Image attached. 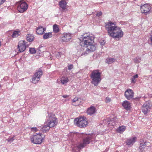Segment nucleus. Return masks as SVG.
<instances>
[{
	"instance_id": "nucleus-12",
	"label": "nucleus",
	"mask_w": 152,
	"mask_h": 152,
	"mask_svg": "<svg viewBox=\"0 0 152 152\" xmlns=\"http://www.w3.org/2000/svg\"><path fill=\"white\" fill-rule=\"evenodd\" d=\"M94 137L92 135H90L86 137L83 139V143H81V144H82V145L80 146L79 148H83L87 144H89L91 141H92V140L94 139Z\"/></svg>"
},
{
	"instance_id": "nucleus-4",
	"label": "nucleus",
	"mask_w": 152,
	"mask_h": 152,
	"mask_svg": "<svg viewBox=\"0 0 152 152\" xmlns=\"http://www.w3.org/2000/svg\"><path fill=\"white\" fill-rule=\"evenodd\" d=\"M101 74L99 70H94L91 73L90 77L92 80L91 83L95 86L98 85L99 83L101 81Z\"/></svg>"
},
{
	"instance_id": "nucleus-8",
	"label": "nucleus",
	"mask_w": 152,
	"mask_h": 152,
	"mask_svg": "<svg viewBox=\"0 0 152 152\" xmlns=\"http://www.w3.org/2000/svg\"><path fill=\"white\" fill-rule=\"evenodd\" d=\"M74 123L78 126L80 128L86 127L88 124L87 121L83 117H78L74 120Z\"/></svg>"
},
{
	"instance_id": "nucleus-26",
	"label": "nucleus",
	"mask_w": 152,
	"mask_h": 152,
	"mask_svg": "<svg viewBox=\"0 0 152 152\" xmlns=\"http://www.w3.org/2000/svg\"><path fill=\"white\" fill-rule=\"evenodd\" d=\"M116 118L115 117H114L113 118L110 119V121H107V123L108 124H111L112 126H114L115 125L116 123L115 121L116 120Z\"/></svg>"
},
{
	"instance_id": "nucleus-15",
	"label": "nucleus",
	"mask_w": 152,
	"mask_h": 152,
	"mask_svg": "<svg viewBox=\"0 0 152 152\" xmlns=\"http://www.w3.org/2000/svg\"><path fill=\"white\" fill-rule=\"evenodd\" d=\"M72 37V35L70 33H64L62 35V40L63 42H67Z\"/></svg>"
},
{
	"instance_id": "nucleus-36",
	"label": "nucleus",
	"mask_w": 152,
	"mask_h": 152,
	"mask_svg": "<svg viewBox=\"0 0 152 152\" xmlns=\"http://www.w3.org/2000/svg\"><path fill=\"white\" fill-rule=\"evenodd\" d=\"M134 61L135 63H138L140 62L141 59L139 57H137L134 59Z\"/></svg>"
},
{
	"instance_id": "nucleus-35",
	"label": "nucleus",
	"mask_w": 152,
	"mask_h": 152,
	"mask_svg": "<svg viewBox=\"0 0 152 152\" xmlns=\"http://www.w3.org/2000/svg\"><path fill=\"white\" fill-rule=\"evenodd\" d=\"M29 51L32 54H34L36 53V50L34 48H30Z\"/></svg>"
},
{
	"instance_id": "nucleus-25",
	"label": "nucleus",
	"mask_w": 152,
	"mask_h": 152,
	"mask_svg": "<svg viewBox=\"0 0 152 152\" xmlns=\"http://www.w3.org/2000/svg\"><path fill=\"white\" fill-rule=\"evenodd\" d=\"M126 129V126H119L117 129V132L120 133H122Z\"/></svg>"
},
{
	"instance_id": "nucleus-41",
	"label": "nucleus",
	"mask_w": 152,
	"mask_h": 152,
	"mask_svg": "<svg viewBox=\"0 0 152 152\" xmlns=\"http://www.w3.org/2000/svg\"><path fill=\"white\" fill-rule=\"evenodd\" d=\"M79 99L77 98H74L73 100H72V104L73 103H75L76 101H77V100Z\"/></svg>"
},
{
	"instance_id": "nucleus-42",
	"label": "nucleus",
	"mask_w": 152,
	"mask_h": 152,
	"mask_svg": "<svg viewBox=\"0 0 152 152\" xmlns=\"http://www.w3.org/2000/svg\"><path fill=\"white\" fill-rule=\"evenodd\" d=\"M100 45L102 46L104 45V44H105V42H104V40H101L100 41Z\"/></svg>"
},
{
	"instance_id": "nucleus-1",
	"label": "nucleus",
	"mask_w": 152,
	"mask_h": 152,
	"mask_svg": "<svg viewBox=\"0 0 152 152\" xmlns=\"http://www.w3.org/2000/svg\"><path fill=\"white\" fill-rule=\"evenodd\" d=\"M105 28L107 30L108 34L113 38L119 39L123 35L124 32L121 28L115 26V24L111 22L107 23Z\"/></svg>"
},
{
	"instance_id": "nucleus-23",
	"label": "nucleus",
	"mask_w": 152,
	"mask_h": 152,
	"mask_svg": "<svg viewBox=\"0 0 152 152\" xmlns=\"http://www.w3.org/2000/svg\"><path fill=\"white\" fill-rule=\"evenodd\" d=\"M136 139V137H134L126 141L127 145H132L135 142Z\"/></svg>"
},
{
	"instance_id": "nucleus-22",
	"label": "nucleus",
	"mask_w": 152,
	"mask_h": 152,
	"mask_svg": "<svg viewBox=\"0 0 152 152\" xmlns=\"http://www.w3.org/2000/svg\"><path fill=\"white\" fill-rule=\"evenodd\" d=\"M50 128H51V127L48 124H46L40 129L41 130L44 132H46L49 130Z\"/></svg>"
},
{
	"instance_id": "nucleus-28",
	"label": "nucleus",
	"mask_w": 152,
	"mask_h": 152,
	"mask_svg": "<svg viewBox=\"0 0 152 152\" xmlns=\"http://www.w3.org/2000/svg\"><path fill=\"white\" fill-rule=\"evenodd\" d=\"M116 59L111 58H108L106 60V63L108 64L113 63L115 61Z\"/></svg>"
},
{
	"instance_id": "nucleus-21",
	"label": "nucleus",
	"mask_w": 152,
	"mask_h": 152,
	"mask_svg": "<svg viewBox=\"0 0 152 152\" xmlns=\"http://www.w3.org/2000/svg\"><path fill=\"white\" fill-rule=\"evenodd\" d=\"M66 4L67 3L65 0H62L59 3V6L64 10L66 8Z\"/></svg>"
},
{
	"instance_id": "nucleus-24",
	"label": "nucleus",
	"mask_w": 152,
	"mask_h": 152,
	"mask_svg": "<svg viewBox=\"0 0 152 152\" xmlns=\"http://www.w3.org/2000/svg\"><path fill=\"white\" fill-rule=\"evenodd\" d=\"M53 36L52 32L46 33L43 35V37L44 39H46L52 37Z\"/></svg>"
},
{
	"instance_id": "nucleus-43",
	"label": "nucleus",
	"mask_w": 152,
	"mask_h": 152,
	"mask_svg": "<svg viewBox=\"0 0 152 152\" xmlns=\"http://www.w3.org/2000/svg\"><path fill=\"white\" fill-rule=\"evenodd\" d=\"M102 15V12H98L96 14V16L98 17Z\"/></svg>"
},
{
	"instance_id": "nucleus-18",
	"label": "nucleus",
	"mask_w": 152,
	"mask_h": 152,
	"mask_svg": "<svg viewBox=\"0 0 152 152\" xmlns=\"http://www.w3.org/2000/svg\"><path fill=\"white\" fill-rule=\"evenodd\" d=\"M82 145L81 143H78V144L72 145L71 147L73 152H77L83 148H79Z\"/></svg>"
},
{
	"instance_id": "nucleus-9",
	"label": "nucleus",
	"mask_w": 152,
	"mask_h": 152,
	"mask_svg": "<svg viewBox=\"0 0 152 152\" xmlns=\"http://www.w3.org/2000/svg\"><path fill=\"white\" fill-rule=\"evenodd\" d=\"M42 74V70L40 69L36 70L32 78V83L34 84L37 83L40 80V78Z\"/></svg>"
},
{
	"instance_id": "nucleus-7",
	"label": "nucleus",
	"mask_w": 152,
	"mask_h": 152,
	"mask_svg": "<svg viewBox=\"0 0 152 152\" xmlns=\"http://www.w3.org/2000/svg\"><path fill=\"white\" fill-rule=\"evenodd\" d=\"M30 138L31 142L36 144H40L42 143L44 138L42 136L41 134L39 133L31 136Z\"/></svg>"
},
{
	"instance_id": "nucleus-11",
	"label": "nucleus",
	"mask_w": 152,
	"mask_h": 152,
	"mask_svg": "<svg viewBox=\"0 0 152 152\" xmlns=\"http://www.w3.org/2000/svg\"><path fill=\"white\" fill-rule=\"evenodd\" d=\"M28 46V44L25 41H20L19 42L18 45V48L20 52H23L26 50V46Z\"/></svg>"
},
{
	"instance_id": "nucleus-27",
	"label": "nucleus",
	"mask_w": 152,
	"mask_h": 152,
	"mask_svg": "<svg viewBox=\"0 0 152 152\" xmlns=\"http://www.w3.org/2000/svg\"><path fill=\"white\" fill-rule=\"evenodd\" d=\"M61 82L62 84H66L69 81L68 78L67 77H63L61 78Z\"/></svg>"
},
{
	"instance_id": "nucleus-6",
	"label": "nucleus",
	"mask_w": 152,
	"mask_h": 152,
	"mask_svg": "<svg viewBox=\"0 0 152 152\" xmlns=\"http://www.w3.org/2000/svg\"><path fill=\"white\" fill-rule=\"evenodd\" d=\"M17 9L19 12L23 13L28 9V5L24 0H22L17 3Z\"/></svg>"
},
{
	"instance_id": "nucleus-17",
	"label": "nucleus",
	"mask_w": 152,
	"mask_h": 152,
	"mask_svg": "<svg viewBox=\"0 0 152 152\" xmlns=\"http://www.w3.org/2000/svg\"><path fill=\"white\" fill-rule=\"evenodd\" d=\"M96 112V109L95 107L93 106H91L88 108L87 110V113L88 115H91Z\"/></svg>"
},
{
	"instance_id": "nucleus-40",
	"label": "nucleus",
	"mask_w": 152,
	"mask_h": 152,
	"mask_svg": "<svg viewBox=\"0 0 152 152\" xmlns=\"http://www.w3.org/2000/svg\"><path fill=\"white\" fill-rule=\"evenodd\" d=\"M110 99L108 97H107L105 99V102L106 103H108L110 102Z\"/></svg>"
},
{
	"instance_id": "nucleus-13",
	"label": "nucleus",
	"mask_w": 152,
	"mask_h": 152,
	"mask_svg": "<svg viewBox=\"0 0 152 152\" xmlns=\"http://www.w3.org/2000/svg\"><path fill=\"white\" fill-rule=\"evenodd\" d=\"M140 9L142 12L146 14L150 12L151 9V7L148 4H145L142 6Z\"/></svg>"
},
{
	"instance_id": "nucleus-16",
	"label": "nucleus",
	"mask_w": 152,
	"mask_h": 152,
	"mask_svg": "<svg viewBox=\"0 0 152 152\" xmlns=\"http://www.w3.org/2000/svg\"><path fill=\"white\" fill-rule=\"evenodd\" d=\"M140 143L139 149L141 151H142V149L145 148L146 146H148L149 145L150 143L149 142L146 141H144L143 140L140 141Z\"/></svg>"
},
{
	"instance_id": "nucleus-33",
	"label": "nucleus",
	"mask_w": 152,
	"mask_h": 152,
	"mask_svg": "<svg viewBox=\"0 0 152 152\" xmlns=\"http://www.w3.org/2000/svg\"><path fill=\"white\" fill-rule=\"evenodd\" d=\"M40 130V128L38 127L37 128V127H32L31 128V131L34 132H36L39 130Z\"/></svg>"
},
{
	"instance_id": "nucleus-46",
	"label": "nucleus",
	"mask_w": 152,
	"mask_h": 152,
	"mask_svg": "<svg viewBox=\"0 0 152 152\" xmlns=\"http://www.w3.org/2000/svg\"><path fill=\"white\" fill-rule=\"evenodd\" d=\"M1 42L0 41V47L1 46Z\"/></svg>"
},
{
	"instance_id": "nucleus-32",
	"label": "nucleus",
	"mask_w": 152,
	"mask_h": 152,
	"mask_svg": "<svg viewBox=\"0 0 152 152\" xmlns=\"http://www.w3.org/2000/svg\"><path fill=\"white\" fill-rule=\"evenodd\" d=\"M138 77V75L137 74H136V75L133 76L131 79V83H135L136 81V79Z\"/></svg>"
},
{
	"instance_id": "nucleus-37",
	"label": "nucleus",
	"mask_w": 152,
	"mask_h": 152,
	"mask_svg": "<svg viewBox=\"0 0 152 152\" xmlns=\"http://www.w3.org/2000/svg\"><path fill=\"white\" fill-rule=\"evenodd\" d=\"M14 140V137H12L11 138H9L8 139H7V140L8 142H11L13 141Z\"/></svg>"
},
{
	"instance_id": "nucleus-45",
	"label": "nucleus",
	"mask_w": 152,
	"mask_h": 152,
	"mask_svg": "<svg viewBox=\"0 0 152 152\" xmlns=\"http://www.w3.org/2000/svg\"><path fill=\"white\" fill-rule=\"evenodd\" d=\"M62 96L64 98H66L68 96H67V95H64Z\"/></svg>"
},
{
	"instance_id": "nucleus-19",
	"label": "nucleus",
	"mask_w": 152,
	"mask_h": 152,
	"mask_svg": "<svg viewBox=\"0 0 152 152\" xmlns=\"http://www.w3.org/2000/svg\"><path fill=\"white\" fill-rule=\"evenodd\" d=\"M46 30V28H44L41 26H39L37 29L36 32L38 34L42 35Z\"/></svg>"
},
{
	"instance_id": "nucleus-29",
	"label": "nucleus",
	"mask_w": 152,
	"mask_h": 152,
	"mask_svg": "<svg viewBox=\"0 0 152 152\" xmlns=\"http://www.w3.org/2000/svg\"><path fill=\"white\" fill-rule=\"evenodd\" d=\"M34 37L32 34L27 35L26 37L27 40L29 42H31L34 39Z\"/></svg>"
},
{
	"instance_id": "nucleus-38",
	"label": "nucleus",
	"mask_w": 152,
	"mask_h": 152,
	"mask_svg": "<svg viewBox=\"0 0 152 152\" xmlns=\"http://www.w3.org/2000/svg\"><path fill=\"white\" fill-rule=\"evenodd\" d=\"M151 34L152 36L150 38V39L148 40V42L150 43L151 45H152V29L151 31Z\"/></svg>"
},
{
	"instance_id": "nucleus-3",
	"label": "nucleus",
	"mask_w": 152,
	"mask_h": 152,
	"mask_svg": "<svg viewBox=\"0 0 152 152\" xmlns=\"http://www.w3.org/2000/svg\"><path fill=\"white\" fill-rule=\"evenodd\" d=\"M91 42L88 44L83 45L80 47V50L81 51V55H87L91 52L94 51L96 50V47L92 44Z\"/></svg>"
},
{
	"instance_id": "nucleus-31",
	"label": "nucleus",
	"mask_w": 152,
	"mask_h": 152,
	"mask_svg": "<svg viewBox=\"0 0 152 152\" xmlns=\"http://www.w3.org/2000/svg\"><path fill=\"white\" fill-rule=\"evenodd\" d=\"M20 31H15L13 32L12 35V37L13 38L17 37L20 35Z\"/></svg>"
},
{
	"instance_id": "nucleus-2",
	"label": "nucleus",
	"mask_w": 152,
	"mask_h": 152,
	"mask_svg": "<svg viewBox=\"0 0 152 152\" xmlns=\"http://www.w3.org/2000/svg\"><path fill=\"white\" fill-rule=\"evenodd\" d=\"M94 37L91 35H90L88 33H85L81 35L79 40L81 41L80 43V47L84 45L88 44L91 42H93Z\"/></svg>"
},
{
	"instance_id": "nucleus-30",
	"label": "nucleus",
	"mask_w": 152,
	"mask_h": 152,
	"mask_svg": "<svg viewBox=\"0 0 152 152\" xmlns=\"http://www.w3.org/2000/svg\"><path fill=\"white\" fill-rule=\"evenodd\" d=\"M53 31L56 33L58 32L59 31L58 26L56 24L53 25Z\"/></svg>"
},
{
	"instance_id": "nucleus-20",
	"label": "nucleus",
	"mask_w": 152,
	"mask_h": 152,
	"mask_svg": "<svg viewBox=\"0 0 152 152\" xmlns=\"http://www.w3.org/2000/svg\"><path fill=\"white\" fill-rule=\"evenodd\" d=\"M122 105L127 110H129L131 107L130 103L127 101H124L122 103Z\"/></svg>"
},
{
	"instance_id": "nucleus-10",
	"label": "nucleus",
	"mask_w": 152,
	"mask_h": 152,
	"mask_svg": "<svg viewBox=\"0 0 152 152\" xmlns=\"http://www.w3.org/2000/svg\"><path fill=\"white\" fill-rule=\"evenodd\" d=\"M152 106V104L150 101L145 102L142 107V112L145 114H146L150 111Z\"/></svg>"
},
{
	"instance_id": "nucleus-14",
	"label": "nucleus",
	"mask_w": 152,
	"mask_h": 152,
	"mask_svg": "<svg viewBox=\"0 0 152 152\" xmlns=\"http://www.w3.org/2000/svg\"><path fill=\"white\" fill-rule=\"evenodd\" d=\"M134 94V92L132 90L128 89L125 92L124 96L127 99L130 100L133 98Z\"/></svg>"
},
{
	"instance_id": "nucleus-34",
	"label": "nucleus",
	"mask_w": 152,
	"mask_h": 152,
	"mask_svg": "<svg viewBox=\"0 0 152 152\" xmlns=\"http://www.w3.org/2000/svg\"><path fill=\"white\" fill-rule=\"evenodd\" d=\"M81 99H79L76 101L74 103H73L72 104L73 105L77 106L79 105L81 103Z\"/></svg>"
},
{
	"instance_id": "nucleus-39",
	"label": "nucleus",
	"mask_w": 152,
	"mask_h": 152,
	"mask_svg": "<svg viewBox=\"0 0 152 152\" xmlns=\"http://www.w3.org/2000/svg\"><path fill=\"white\" fill-rule=\"evenodd\" d=\"M73 65L72 64H70L68 66V69L69 70H71L73 68Z\"/></svg>"
},
{
	"instance_id": "nucleus-5",
	"label": "nucleus",
	"mask_w": 152,
	"mask_h": 152,
	"mask_svg": "<svg viewBox=\"0 0 152 152\" xmlns=\"http://www.w3.org/2000/svg\"><path fill=\"white\" fill-rule=\"evenodd\" d=\"M45 123V124H48L51 127L56 126L58 124V120L55 115L52 113L48 114V115L46 117Z\"/></svg>"
},
{
	"instance_id": "nucleus-47",
	"label": "nucleus",
	"mask_w": 152,
	"mask_h": 152,
	"mask_svg": "<svg viewBox=\"0 0 152 152\" xmlns=\"http://www.w3.org/2000/svg\"><path fill=\"white\" fill-rule=\"evenodd\" d=\"M58 54H59V55H60V54H59V53H58Z\"/></svg>"
},
{
	"instance_id": "nucleus-44",
	"label": "nucleus",
	"mask_w": 152,
	"mask_h": 152,
	"mask_svg": "<svg viewBox=\"0 0 152 152\" xmlns=\"http://www.w3.org/2000/svg\"><path fill=\"white\" fill-rule=\"evenodd\" d=\"M5 1V0H0V5L2 4Z\"/></svg>"
}]
</instances>
